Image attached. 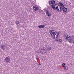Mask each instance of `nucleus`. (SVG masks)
Here are the masks:
<instances>
[{
    "label": "nucleus",
    "mask_w": 74,
    "mask_h": 74,
    "mask_svg": "<svg viewBox=\"0 0 74 74\" xmlns=\"http://www.w3.org/2000/svg\"><path fill=\"white\" fill-rule=\"evenodd\" d=\"M54 38H58V36L57 34H56V33L54 34L53 35V36Z\"/></svg>",
    "instance_id": "nucleus-12"
},
{
    "label": "nucleus",
    "mask_w": 74,
    "mask_h": 74,
    "mask_svg": "<svg viewBox=\"0 0 74 74\" xmlns=\"http://www.w3.org/2000/svg\"><path fill=\"white\" fill-rule=\"evenodd\" d=\"M58 5V6H59L60 7V6H61L60 5Z\"/></svg>",
    "instance_id": "nucleus-22"
},
{
    "label": "nucleus",
    "mask_w": 74,
    "mask_h": 74,
    "mask_svg": "<svg viewBox=\"0 0 74 74\" xmlns=\"http://www.w3.org/2000/svg\"><path fill=\"white\" fill-rule=\"evenodd\" d=\"M59 42H62V40L61 39H60L58 40Z\"/></svg>",
    "instance_id": "nucleus-18"
},
{
    "label": "nucleus",
    "mask_w": 74,
    "mask_h": 74,
    "mask_svg": "<svg viewBox=\"0 0 74 74\" xmlns=\"http://www.w3.org/2000/svg\"><path fill=\"white\" fill-rule=\"evenodd\" d=\"M1 48L4 51L5 48H7V46L5 45H3L1 46Z\"/></svg>",
    "instance_id": "nucleus-4"
},
{
    "label": "nucleus",
    "mask_w": 74,
    "mask_h": 74,
    "mask_svg": "<svg viewBox=\"0 0 74 74\" xmlns=\"http://www.w3.org/2000/svg\"><path fill=\"white\" fill-rule=\"evenodd\" d=\"M64 69H65V70H68V67L67 66H65L64 67Z\"/></svg>",
    "instance_id": "nucleus-17"
},
{
    "label": "nucleus",
    "mask_w": 74,
    "mask_h": 74,
    "mask_svg": "<svg viewBox=\"0 0 74 74\" xmlns=\"http://www.w3.org/2000/svg\"><path fill=\"white\" fill-rule=\"evenodd\" d=\"M49 4H55V1H49Z\"/></svg>",
    "instance_id": "nucleus-8"
},
{
    "label": "nucleus",
    "mask_w": 74,
    "mask_h": 74,
    "mask_svg": "<svg viewBox=\"0 0 74 74\" xmlns=\"http://www.w3.org/2000/svg\"><path fill=\"white\" fill-rule=\"evenodd\" d=\"M55 32V31L53 30H51L49 31V32L50 34V35H51L52 37H53V36H54L55 34L56 33Z\"/></svg>",
    "instance_id": "nucleus-3"
},
{
    "label": "nucleus",
    "mask_w": 74,
    "mask_h": 74,
    "mask_svg": "<svg viewBox=\"0 0 74 74\" xmlns=\"http://www.w3.org/2000/svg\"><path fill=\"white\" fill-rule=\"evenodd\" d=\"M45 27V25H39L38 26V27H39V28H42V29H44Z\"/></svg>",
    "instance_id": "nucleus-6"
},
{
    "label": "nucleus",
    "mask_w": 74,
    "mask_h": 74,
    "mask_svg": "<svg viewBox=\"0 0 74 74\" xmlns=\"http://www.w3.org/2000/svg\"><path fill=\"white\" fill-rule=\"evenodd\" d=\"M59 4L60 5V7L63 8V7H64V5L62 3L59 2Z\"/></svg>",
    "instance_id": "nucleus-9"
},
{
    "label": "nucleus",
    "mask_w": 74,
    "mask_h": 74,
    "mask_svg": "<svg viewBox=\"0 0 74 74\" xmlns=\"http://www.w3.org/2000/svg\"><path fill=\"white\" fill-rule=\"evenodd\" d=\"M33 8L34 11H37V10H38V8L36 6L34 7Z\"/></svg>",
    "instance_id": "nucleus-11"
},
{
    "label": "nucleus",
    "mask_w": 74,
    "mask_h": 74,
    "mask_svg": "<svg viewBox=\"0 0 74 74\" xmlns=\"http://www.w3.org/2000/svg\"><path fill=\"white\" fill-rule=\"evenodd\" d=\"M46 13L48 16H51V14L49 13V12H48V10L46 11Z\"/></svg>",
    "instance_id": "nucleus-7"
},
{
    "label": "nucleus",
    "mask_w": 74,
    "mask_h": 74,
    "mask_svg": "<svg viewBox=\"0 0 74 74\" xmlns=\"http://www.w3.org/2000/svg\"><path fill=\"white\" fill-rule=\"evenodd\" d=\"M58 6H57L56 7V9L57 10V11L58 12H61L62 11V10L63 11V12H67V8L64 7V6L62 8V7H60V10L58 8Z\"/></svg>",
    "instance_id": "nucleus-1"
},
{
    "label": "nucleus",
    "mask_w": 74,
    "mask_h": 74,
    "mask_svg": "<svg viewBox=\"0 0 74 74\" xmlns=\"http://www.w3.org/2000/svg\"><path fill=\"white\" fill-rule=\"evenodd\" d=\"M57 35L58 36L59 35V33L58 32V33L57 34Z\"/></svg>",
    "instance_id": "nucleus-20"
},
{
    "label": "nucleus",
    "mask_w": 74,
    "mask_h": 74,
    "mask_svg": "<svg viewBox=\"0 0 74 74\" xmlns=\"http://www.w3.org/2000/svg\"><path fill=\"white\" fill-rule=\"evenodd\" d=\"M5 60L6 63H9L10 61V57H6L5 58Z\"/></svg>",
    "instance_id": "nucleus-5"
},
{
    "label": "nucleus",
    "mask_w": 74,
    "mask_h": 74,
    "mask_svg": "<svg viewBox=\"0 0 74 74\" xmlns=\"http://www.w3.org/2000/svg\"><path fill=\"white\" fill-rule=\"evenodd\" d=\"M43 49L44 51H45V49H44V48H43Z\"/></svg>",
    "instance_id": "nucleus-23"
},
{
    "label": "nucleus",
    "mask_w": 74,
    "mask_h": 74,
    "mask_svg": "<svg viewBox=\"0 0 74 74\" xmlns=\"http://www.w3.org/2000/svg\"><path fill=\"white\" fill-rule=\"evenodd\" d=\"M51 6L52 7V8H53V9H54V10H56V8H55V5L52 4Z\"/></svg>",
    "instance_id": "nucleus-10"
},
{
    "label": "nucleus",
    "mask_w": 74,
    "mask_h": 74,
    "mask_svg": "<svg viewBox=\"0 0 74 74\" xmlns=\"http://www.w3.org/2000/svg\"><path fill=\"white\" fill-rule=\"evenodd\" d=\"M39 66H41V64L40 63H39Z\"/></svg>",
    "instance_id": "nucleus-21"
},
{
    "label": "nucleus",
    "mask_w": 74,
    "mask_h": 74,
    "mask_svg": "<svg viewBox=\"0 0 74 74\" xmlns=\"http://www.w3.org/2000/svg\"><path fill=\"white\" fill-rule=\"evenodd\" d=\"M47 49L48 51H50V50H51V47H49L47 48Z\"/></svg>",
    "instance_id": "nucleus-14"
},
{
    "label": "nucleus",
    "mask_w": 74,
    "mask_h": 74,
    "mask_svg": "<svg viewBox=\"0 0 74 74\" xmlns=\"http://www.w3.org/2000/svg\"><path fill=\"white\" fill-rule=\"evenodd\" d=\"M41 50L42 51V49H41Z\"/></svg>",
    "instance_id": "nucleus-24"
},
{
    "label": "nucleus",
    "mask_w": 74,
    "mask_h": 74,
    "mask_svg": "<svg viewBox=\"0 0 74 74\" xmlns=\"http://www.w3.org/2000/svg\"><path fill=\"white\" fill-rule=\"evenodd\" d=\"M65 66H66V64H65L63 63L62 64V67H64Z\"/></svg>",
    "instance_id": "nucleus-15"
},
{
    "label": "nucleus",
    "mask_w": 74,
    "mask_h": 74,
    "mask_svg": "<svg viewBox=\"0 0 74 74\" xmlns=\"http://www.w3.org/2000/svg\"><path fill=\"white\" fill-rule=\"evenodd\" d=\"M15 23L16 25H17V26H18V24L19 23V22L18 21H16L15 22Z\"/></svg>",
    "instance_id": "nucleus-13"
},
{
    "label": "nucleus",
    "mask_w": 74,
    "mask_h": 74,
    "mask_svg": "<svg viewBox=\"0 0 74 74\" xmlns=\"http://www.w3.org/2000/svg\"><path fill=\"white\" fill-rule=\"evenodd\" d=\"M73 43L74 44V42H73Z\"/></svg>",
    "instance_id": "nucleus-25"
},
{
    "label": "nucleus",
    "mask_w": 74,
    "mask_h": 74,
    "mask_svg": "<svg viewBox=\"0 0 74 74\" xmlns=\"http://www.w3.org/2000/svg\"><path fill=\"white\" fill-rule=\"evenodd\" d=\"M55 33L56 34V33L57 34L59 33V32H55Z\"/></svg>",
    "instance_id": "nucleus-19"
},
{
    "label": "nucleus",
    "mask_w": 74,
    "mask_h": 74,
    "mask_svg": "<svg viewBox=\"0 0 74 74\" xmlns=\"http://www.w3.org/2000/svg\"><path fill=\"white\" fill-rule=\"evenodd\" d=\"M73 36H70L68 35H66V36H65V38L66 40H68L70 42V43H72L73 42Z\"/></svg>",
    "instance_id": "nucleus-2"
},
{
    "label": "nucleus",
    "mask_w": 74,
    "mask_h": 74,
    "mask_svg": "<svg viewBox=\"0 0 74 74\" xmlns=\"http://www.w3.org/2000/svg\"><path fill=\"white\" fill-rule=\"evenodd\" d=\"M56 38V41H57V42H58V41H59V38L57 37V38Z\"/></svg>",
    "instance_id": "nucleus-16"
}]
</instances>
